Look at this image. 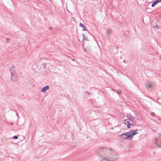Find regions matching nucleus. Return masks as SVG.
<instances>
[{"label":"nucleus","instance_id":"5701e85b","mask_svg":"<svg viewBox=\"0 0 161 161\" xmlns=\"http://www.w3.org/2000/svg\"><path fill=\"white\" fill-rule=\"evenodd\" d=\"M159 59L161 60V55H160L159 56Z\"/></svg>","mask_w":161,"mask_h":161},{"label":"nucleus","instance_id":"4468645a","mask_svg":"<svg viewBox=\"0 0 161 161\" xmlns=\"http://www.w3.org/2000/svg\"><path fill=\"white\" fill-rule=\"evenodd\" d=\"M130 118H128L130 119H132V120H134V119H135V117L132 116L131 115H130Z\"/></svg>","mask_w":161,"mask_h":161},{"label":"nucleus","instance_id":"39448f33","mask_svg":"<svg viewBox=\"0 0 161 161\" xmlns=\"http://www.w3.org/2000/svg\"><path fill=\"white\" fill-rule=\"evenodd\" d=\"M106 36L105 38L109 40L110 39L109 36L111 35L112 33V31L111 29H108L106 31Z\"/></svg>","mask_w":161,"mask_h":161},{"label":"nucleus","instance_id":"f03ea898","mask_svg":"<svg viewBox=\"0 0 161 161\" xmlns=\"http://www.w3.org/2000/svg\"><path fill=\"white\" fill-rule=\"evenodd\" d=\"M137 131V130H131L128 132L129 136L130 137V138L129 140H131L133 137V136L134 135L136 134L138 132H136Z\"/></svg>","mask_w":161,"mask_h":161},{"label":"nucleus","instance_id":"bb28decb","mask_svg":"<svg viewBox=\"0 0 161 161\" xmlns=\"http://www.w3.org/2000/svg\"><path fill=\"white\" fill-rule=\"evenodd\" d=\"M117 93H118V94H120V93H119V92H117Z\"/></svg>","mask_w":161,"mask_h":161},{"label":"nucleus","instance_id":"f257e3e1","mask_svg":"<svg viewBox=\"0 0 161 161\" xmlns=\"http://www.w3.org/2000/svg\"><path fill=\"white\" fill-rule=\"evenodd\" d=\"M11 73V79L12 80L14 81H17L18 78L15 74V71L14 69H12V68L9 69Z\"/></svg>","mask_w":161,"mask_h":161},{"label":"nucleus","instance_id":"9b49d317","mask_svg":"<svg viewBox=\"0 0 161 161\" xmlns=\"http://www.w3.org/2000/svg\"><path fill=\"white\" fill-rule=\"evenodd\" d=\"M152 86V85L151 83H148L146 85V86L148 88H151Z\"/></svg>","mask_w":161,"mask_h":161},{"label":"nucleus","instance_id":"c85d7f7f","mask_svg":"<svg viewBox=\"0 0 161 161\" xmlns=\"http://www.w3.org/2000/svg\"><path fill=\"white\" fill-rule=\"evenodd\" d=\"M84 50V51H86V49H85Z\"/></svg>","mask_w":161,"mask_h":161},{"label":"nucleus","instance_id":"4be33fe9","mask_svg":"<svg viewBox=\"0 0 161 161\" xmlns=\"http://www.w3.org/2000/svg\"><path fill=\"white\" fill-rule=\"evenodd\" d=\"M108 149L111 151L112 150V149L111 148H109Z\"/></svg>","mask_w":161,"mask_h":161},{"label":"nucleus","instance_id":"6e6552de","mask_svg":"<svg viewBox=\"0 0 161 161\" xmlns=\"http://www.w3.org/2000/svg\"><path fill=\"white\" fill-rule=\"evenodd\" d=\"M119 157L118 155H114L113 156L112 159L113 160H110L108 161H116L118 158Z\"/></svg>","mask_w":161,"mask_h":161},{"label":"nucleus","instance_id":"6ab92c4d","mask_svg":"<svg viewBox=\"0 0 161 161\" xmlns=\"http://www.w3.org/2000/svg\"><path fill=\"white\" fill-rule=\"evenodd\" d=\"M9 38L6 39V42H9Z\"/></svg>","mask_w":161,"mask_h":161},{"label":"nucleus","instance_id":"f3484780","mask_svg":"<svg viewBox=\"0 0 161 161\" xmlns=\"http://www.w3.org/2000/svg\"><path fill=\"white\" fill-rule=\"evenodd\" d=\"M155 27L157 29H159L160 28V26L158 25H156Z\"/></svg>","mask_w":161,"mask_h":161},{"label":"nucleus","instance_id":"9d476101","mask_svg":"<svg viewBox=\"0 0 161 161\" xmlns=\"http://www.w3.org/2000/svg\"><path fill=\"white\" fill-rule=\"evenodd\" d=\"M129 121L130 122V125H133L136 124V122L135 121L132 120V119H130Z\"/></svg>","mask_w":161,"mask_h":161},{"label":"nucleus","instance_id":"f8f14e48","mask_svg":"<svg viewBox=\"0 0 161 161\" xmlns=\"http://www.w3.org/2000/svg\"><path fill=\"white\" fill-rule=\"evenodd\" d=\"M157 3H158L157 0H156L155 1H154L152 3L151 5V6L153 7H154Z\"/></svg>","mask_w":161,"mask_h":161},{"label":"nucleus","instance_id":"20e7f679","mask_svg":"<svg viewBox=\"0 0 161 161\" xmlns=\"http://www.w3.org/2000/svg\"><path fill=\"white\" fill-rule=\"evenodd\" d=\"M119 136L123 139H126L128 138L129 140L130 138L129 136L128 132H126L119 135Z\"/></svg>","mask_w":161,"mask_h":161},{"label":"nucleus","instance_id":"dca6fc26","mask_svg":"<svg viewBox=\"0 0 161 161\" xmlns=\"http://www.w3.org/2000/svg\"><path fill=\"white\" fill-rule=\"evenodd\" d=\"M13 138L14 139H16L18 138V137L17 136L15 135L13 136Z\"/></svg>","mask_w":161,"mask_h":161},{"label":"nucleus","instance_id":"0eeeda50","mask_svg":"<svg viewBox=\"0 0 161 161\" xmlns=\"http://www.w3.org/2000/svg\"><path fill=\"white\" fill-rule=\"evenodd\" d=\"M49 89V86H47L43 87L42 90V92H45L46 91Z\"/></svg>","mask_w":161,"mask_h":161},{"label":"nucleus","instance_id":"c756f323","mask_svg":"<svg viewBox=\"0 0 161 161\" xmlns=\"http://www.w3.org/2000/svg\"><path fill=\"white\" fill-rule=\"evenodd\" d=\"M102 148H104V147H102Z\"/></svg>","mask_w":161,"mask_h":161},{"label":"nucleus","instance_id":"aec40b11","mask_svg":"<svg viewBox=\"0 0 161 161\" xmlns=\"http://www.w3.org/2000/svg\"><path fill=\"white\" fill-rule=\"evenodd\" d=\"M158 3L161 2V0H157Z\"/></svg>","mask_w":161,"mask_h":161},{"label":"nucleus","instance_id":"ddd939ff","mask_svg":"<svg viewBox=\"0 0 161 161\" xmlns=\"http://www.w3.org/2000/svg\"><path fill=\"white\" fill-rule=\"evenodd\" d=\"M82 35L83 36V39L84 40H87V38L85 37V36L84 34H82Z\"/></svg>","mask_w":161,"mask_h":161},{"label":"nucleus","instance_id":"412c9836","mask_svg":"<svg viewBox=\"0 0 161 161\" xmlns=\"http://www.w3.org/2000/svg\"><path fill=\"white\" fill-rule=\"evenodd\" d=\"M15 66H13L12 67H11V68H12V70H13V69H14V68H15Z\"/></svg>","mask_w":161,"mask_h":161},{"label":"nucleus","instance_id":"cd10ccee","mask_svg":"<svg viewBox=\"0 0 161 161\" xmlns=\"http://www.w3.org/2000/svg\"><path fill=\"white\" fill-rule=\"evenodd\" d=\"M72 60H73V61H75V59H72Z\"/></svg>","mask_w":161,"mask_h":161},{"label":"nucleus","instance_id":"1a4fd4ad","mask_svg":"<svg viewBox=\"0 0 161 161\" xmlns=\"http://www.w3.org/2000/svg\"><path fill=\"white\" fill-rule=\"evenodd\" d=\"M79 26L83 28L82 30L83 31H87V29L85 28V25L81 23L79 24Z\"/></svg>","mask_w":161,"mask_h":161},{"label":"nucleus","instance_id":"423d86ee","mask_svg":"<svg viewBox=\"0 0 161 161\" xmlns=\"http://www.w3.org/2000/svg\"><path fill=\"white\" fill-rule=\"evenodd\" d=\"M130 119L128 118L127 119H125L124 120V123L127 125V127L128 128H130V122L129 121Z\"/></svg>","mask_w":161,"mask_h":161},{"label":"nucleus","instance_id":"7ed1b4c3","mask_svg":"<svg viewBox=\"0 0 161 161\" xmlns=\"http://www.w3.org/2000/svg\"><path fill=\"white\" fill-rule=\"evenodd\" d=\"M155 143L157 147L161 148V135L159 136L158 138L155 139Z\"/></svg>","mask_w":161,"mask_h":161},{"label":"nucleus","instance_id":"b1692460","mask_svg":"<svg viewBox=\"0 0 161 161\" xmlns=\"http://www.w3.org/2000/svg\"><path fill=\"white\" fill-rule=\"evenodd\" d=\"M153 130V132H156V130Z\"/></svg>","mask_w":161,"mask_h":161},{"label":"nucleus","instance_id":"a878e982","mask_svg":"<svg viewBox=\"0 0 161 161\" xmlns=\"http://www.w3.org/2000/svg\"><path fill=\"white\" fill-rule=\"evenodd\" d=\"M13 123H11V125H13Z\"/></svg>","mask_w":161,"mask_h":161},{"label":"nucleus","instance_id":"2eb2a0df","mask_svg":"<svg viewBox=\"0 0 161 161\" xmlns=\"http://www.w3.org/2000/svg\"><path fill=\"white\" fill-rule=\"evenodd\" d=\"M150 114L152 117H154L155 116V114L153 112H151Z\"/></svg>","mask_w":161,"mask_h":161},{"label":"nucleus","instance_id":"a211bd4d","mask_svg":"<svg viewBox=\"0 0 161 161\" xmlns=\"http://www.w3.org/2000/svg\"><path fill=\"white\" fill-rule=\"evenodd\" d=\"M46 65H47L45 63H44L43 64V67H44V68H46Z\"/></svg>","mask_w":161,"mask_h":161},{"label":"nucleus","instance_id":"393cba45","mask_svg":"<svg viewBox=\"0 0 161 161\" xmlns=\"http://www.w3.org/2000/svg\"><path fill=\"white\" fill-rule=\"evenodd\" d=\"M125 60H124V61H123V62L124 63H125Z\"/></svg>","mask_w":161,"mask_h":161}]
</instances>
